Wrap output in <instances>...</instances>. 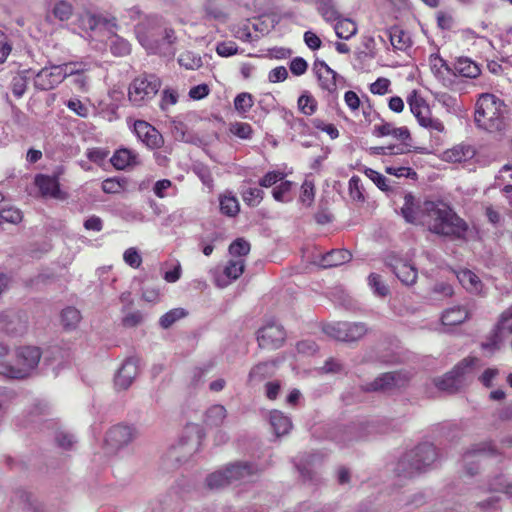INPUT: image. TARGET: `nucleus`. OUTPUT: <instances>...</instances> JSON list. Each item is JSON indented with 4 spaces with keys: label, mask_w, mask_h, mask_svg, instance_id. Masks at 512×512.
Returning a JSON list of instances; mask_svg holds the SVG:
<instances>
[{
    "label": "nucleus",
    "mask_w": 512,
    "mask_h": 512,
    "mask_svg": "<svg viewBox=\"0 0 512 512\" xmlns=\"http://www.w3.org/2000/svg\"><path fill=\"white\" fill-rule=\"evenodd\" d=\"M457 278L461 285L469 292L479 294L482 291V282L479 277L470 270L458 272Z\"/></svg>",
    "instance_id": "473e14b6"
},
{
    "label": "nucleus",
    "mask_w": 512,
    "mask_h": 512,
    "mask_svg": "<svg viewBox=\"0 0 512 512\" xmlns=\"http://www.w3.org/2000/svg\"><path fill=\"white\" fill-rule=\"evenodd\" d=\"M139 374V361L137 358L126 359L119 368L114 383L117 389H128Z\"/></svg>",
    "instance_id": "f3484780"
},
{
    "label": "nucleus",
    "mask_w": 512,
    "mask_h": 512,
    "mask_svg": "<svg viewBox=\"0 0 512 512\" xmlns=\"http://www.w3.org/2000/svg\"><path fill=\"white\" fill-rule=\"evenodd\" d=\"M298 109L305 115H313L317 109L316 99L308 92H304L297 101Z\"/></svg>",
    "instance_id": "c03bdc74"
},
{
    "label": "nucleus",
    "mask_w": 512,
    "mask_h": 512,
    "mask_svg": "<svg viewBox=\"0 0 512 512\" xmlns=\"http://www.w3.org/2000/svg\"><path fill=\"white\" fill-rule=\"evenodd\" d=\"M492 453H494L493 447L486 443L477 444L468 450L463 456L467 474L472 476L476 473V471L469 467V465L486 462L489 455Z\"/></svg>",
    "instance_id": "412c9836"
},
{
    "label": "nucleus",
    "mask_w": 512,
    "mask_h": 512,
    "mask_svg": "<svg viewBox=\"0 0 512 512\" xmlns=\"http://www.w3.org/2000/svg\"><path fill=\"white\" fill-rule=\"evenodd\" d=\"M110 161L118 170H123L128 166L139 164L138 154L129 149L117 150L111 157Z\"/></svg>",
    "instance_id": "c85d7f7f"
},
{
    "label": "nucleus",
    "mask_w": 512,
    "mask_h": 512,
    "mask_svg": "<svg viewBox=\"0 0 512 512\" xmlns=\"http://www.w3.org/2000/svg\"><path fill=\"white\" fill-rule=\"evenodd\" d=\"M216 52L219 56L229 57L238 53V46L233 41L220 42L216 46Z\"/></svg>",
    "instance_id": "e2e57ef3"
},
{
    "label": "nucleus",
    "mask_w": 512,
    "mask_h": 512,
    "mask_svg": "<svg viewBox=\"0 0 512 512\" xmlns=\"http://www.w3.org/2000/svg\"><path fill=\"white\" fill-rule=\"evenodd\" d=\"M245 268V263L242 258L231 259L227 262L223 269V274L226 279L220 277L216 278V284L219 287L227 286L232 280L239 278Z\"/></svg>",
    "instance_id": "a878e982"
},
{
    "label": "nucleus",
    "mask_w": 512,
    "mask_h": 512,
    "mask_svg": "<svg viewBox=\"0 0 512 512\" xmlns=\"http://www.w3.org/2000/svg\"><path fill=\"white\" fill-rule=\"evenodd\" d=\"M227 417L226 408L223 405L215 404L209 407L205 413V423L211 427H219Z\"/></svg>",
    "instance_id": "c9c22d12"
},
{
    "label": "nucleus",
    "mask_w": 512,
    "mask_h": 512,
    "mask_svg": "<svg viewBox=\"0 0 512 512\" xmlns=\"http://www.w3.org/2000/svg\"><path fill=\"white\" fill-rule=\"evenodd\" d=\"M317 10L326 21L339 19V12L333 0H319Z\"/></svg>",
    "instance_id": "37998d69"
},
{
    "label": "nucleus",
    "mask_w": 512,
    "mask_h": 512,
    "mask_svg": "<svg viewBox=\"0 0 512 512\" xmlns=\"http://www.w3.org/2000/svg\"><path fill=\"white\" fill-rule=\"evenodd\" d=\"M62 323L67 329H74L81 320L80 312L74 307L63 309L61 314Z\"/></svg>",
    "instance_id": "a18cd8bd"
},
{
    "label": "nucleus",
    "mask_w": 512,
    "mask_h": 512,
    "mask_svg": "<svg viewBox=\"0 0 512 512\" xmlns=\"http://www.w3.org/2000/svg\"><path fill=\"white\" fill-rule=\"evenodd\" d=\"M506 105L494 94L484 93L475 104L474 121L478 128L489 133L502 132L506 128Z\"/></svg>",
    "instance_id": "f03ea898"
},
{
    "label": "nucleus",
    "mask_w": 512,
    "mask_h": 512,
    "mask_svg": "<svg viewBox=\"0 0 512 512\" xmlns=\"http://www.w3.org/2000/svg\"><path fill=\"white\" fill-rule=\"evenodd\" d=\"M292 185L293 183L291 181H281V183L272 191L273 198L279 202L289 201L290 199L287 198V195L291 191Z\"/></svg>",
    "instance_id": "864d4df0"
},
{
    "label": "nucleus",
    "mask_w": 512,
    "mask_h": 512,
    "mask_svg": "<svg viewBox=\"0 0 512 512\" xmlns=\"http://www.w3.org/2000/svg\"><path fill=\"white\" fill-rule=\"evenodd\" d=\"M235 109L241 113L248 112L253 106V97L249 93H240L234 99Z\"/></svg>",
    "instance_id": "603ef678"
},
{
    "label": "nucleus",
    "mask_w": 512,
    "mask_h": 512,
    "mask_svg": "<svg viewBox=\"0 0 512 512\" xmlns=\"http://www.w3.org/2000/svg\"><path fill=\"white\" fill-rule=\"evenodd\" d=\"M108 20L100 15L84 10L79 12L73 23L75 27L84 32L94 31L101 25H106Z\"/></svg>",
    "instance_id": "4be33fe9"
},
{
    "label": "nucleus",
    "mask_w": 512,
    "mask_h": 512,
    "mask_svg": "<svg viewBox=\"0 0 512 512\" xmlns=\"http://www.w3.org/2000/svg\"><path fill=\"white\" fill-rule=\"evenodd\" d=\"M264 192L259 188H248L242 193L243 201L250 207H256L263 199Z\"/></svg>",
    "instance_id": "8fccbe9b"
},
{
    "label": "nucleus",
    "mask_w": 512,
    "mask_h": 512,
    "mask_svg": "<svg viewBox=\"0 0 512 512\" xmlns=\"http://www.w3.org/2000/svg\"><path fill=\"white\" fill-rule=\"evenodd\" d=\"M161 87L160 79L154 74H142L129 85L128 100L135 107H142L153 99Z\"/></svg>",
    "instance_id": "423d86ee"
},
{
    "label": "nucleus",
    "mask_w": 512,
    "mask_h": 512,
    "mask_svg": "<svg viewBox=\"0 0 512 512\" xmlns=\"http://www.w3.org/2000/svg\"><path fill=\"white\" fill-rule=\"evenodd\" d=\"M385 171L396 177H405L410 179H415L417 177V173L410 167L404 166H387Z\"/></svg>",
    "instance_id": "680f3d73"
},
{
    "label": "nucleus",
    "mask_w": 512,
    "mask_h": 512,
    "mask_svg": "<svg viewBox=\"0 0 512 512\" xmlns=\"http://www.w3.org/2000/svg\"><path fill=\"white\" fill-rule=\"evenodd\" d=\"M186 311L183 308H174L163 316L159 320V324L162 328L167 329L171 327L176 321L186 316Z\"/></svg>",
    "instance_id": "49530a36"
},
{
    "label": "nucleus",
    "mask_w": 512,
    "mask_h": 512,
    "mask_svg": "<svg viewBox=\"0 0 512 512\" xmlns=\"http://www.w3.org/2000/svg\"><path fill=\"white\" fill-rule=\"evenodd\" d=\"M249 251H250V244L241 238L235 240L229 246V253L232 256H237L238 258H241L242 256L247 255L249 253Z\"/></svg>",
    "instance_id": "4d7b16f0"
},
{
    "label": "nucleus",
    "mask_w": 512,
    "mask_h": 512,
    "mask_svg": "<svg viewBox=\"0 0 512 512\" xmlns=\"http://www.w3.org/2000/svg\"><path fill=\"white\" fill-rule=\"evenodd\" d=\"M219 202L220 210L224 215L234 217L239 213L240 206L238 199L231 193L221 195L219 198Z\"/></svg>",
    "instance_id": "4c0bfd02"
},
{
    "label": "nucleus",
    "mask_w": 512,
    "mask_h": 512,
    "mask_svg": "<svg viewBox=\"0 0 512 512\" xmlns=\"http://www.w3.org/2000/svg\"><path fill=\"white\" fill-rule=\"evenodd\" d=\"M314 195V184L309 180H305L301 186L300 201L306 206H311L314 201Z\"/></svg>",
    "instance_id": "bf43d9fd"
},
{
    "label": "nucleus",
    "mask_w": 512,
    "mask_h": 512,
    "mask_svg": "<svg viewBox=\"0 0 512 512\" xmlns=\"http://www.w3.org/2000/svg\"><path fill=\"white\" fill-rule=\"evenodd\" d=\"M123 259L126 264L133 268H138L142 263V257L138 250L134 247L128 248L124 254Z\"/></svg>",
    "instance_id": "69168bd1"
},
{
    "label": "nucleus",
    "mask_w": 512,
    "mask_h": 512,
    "mask_svg": "<svg viewBox=\"0 0 512 512\" xmlns=\"http://www.w3.org/2000/svg\"><path fill=\"white\" fill-rule=\"evenodd\" d=\"M313 70L317 76L320 87L329 93L337 90V84L342 77L331 69L324 61L316 60L313 64Z\"/></svg>",
    "instance_id": "dca6fc26"
},
{
    "label": "nucleus",
    "mask_w": 512,
    "mask_h": 512,
    "mask_svg": "<svg viewBox=\"0 0 512 512\" xmlns=\"http://www.w3.org/2000/svg\"><path fill=\"white\" fill-rule=\"evenodd\" d=\"M423 223L434 234L450 239H464L467 223L443 202L426 201L423 206Z\"/></svg>",
    "instance_id": "f257e3e1"
},
{
    "label": "nucleus",
    "mask_w": 512,
    "mask_h": 512,
    "mask_svg": "<svg viewBox=\"0 0 512 512\" xmlns=\"http://www.w3.org/2000/svg\"><path fill=\"white\" fill-rule=\"evenodd\" d=\"M178 63L180 66L188 69V70H196L202 66V58L191 51H185L180 54L178 58Z\"/></svg>",
    "instance_id": "79ce46f5"
},
{
    "label": "nucleus",
    "mask_w": 512,
    "mask_h": 512,
    "mask_svg": "<svg viewBox=\"0 0 512 512\" xmlns=\"http://www.w3.org/2000/svg\"><path fill=\"white\" fill-rule=\"evenodd\" d=\"M136 437V431L128 425L118 424L111 427L105 436V447L109 453H116L130 444Z\"/></svg>",
    "instance_id": "4468645a"
},
{
    "label": "nucleus",
    "mask_w": 512,
    "mask_h": 512,
    "mask_svg": "<svg viewBox=\"0 0 512 512\" xmlns=\"http://www.w3.org/2000/svg\"><path fill=\"white\" fill-rule=\"evenodd\" d=\"M388 265L403 284L410 286L416 282L417 269L408 261L392 257L388 260Z\"/></svg>",
    "instance_id": "a211bd4d"
},
{
    "label": "nucleus",
    "mask_w": 512,
    "mask_h": 512,
    "mask_svg": "<svg viewBox=\"0 0 512 512\" xmlns=\"http://www.w3.org/2000/svg\"><path fill=\"white\" fill-rule=\"evenodd\" d=\"M193 451L194 447H188L186 443L180 442L168 450L167 458L180 464L186 462Z\"/></svg>",
    "instance_id": "e433bc0d"
},
{
    "label": "nucleus",
    "mask_w": 512,
    "mask_h": 512,
    "mask_svg": "<svg viewBox=\"0 0 512 512\" xmlns=\"http://www.w3.org/2000/svg\"><path fill=\"white\" fill-rule=\"evenodd\" d=\"M365 174L366 176L371 179L375 184L376 186L383 190V191H386L389 189L388 185H387V178L382 175L381 173L371 169V168H367L365 170Z\"/></svg>",
    "instance_id": "338daca9"
},
{
    "label": "nucleus",
    "mask_w": 512,
    "mask_h": 512,
    "mask_svg": "<svg viewBox=\"0 0 512 512\" xmlns=\"http://www.w3.org/2000/svg\"><path fill=\"white\" fill-rule=\"evenodd\" d=\"M35 184L39 188L43 196H50L53 198H59L61 191L59 183L55 177L47 175H37L35 178Z\"/></svg>",
    "instance_id": "cd10ccee"
},
{
    "label": "nucleus",
    "mask_w": 512,
    "mask_h": 512,
    "mask_svg": "<svg viewBox=\"0 0 512 512\" xmlns=\"http://www.w3.org/2000/svg\"><path fill=\"white\" fill-rule=\"evenodd\" d=\"M69 64H81L84 66L83 70H81L75 74H72L71 76L74 77V79H73L74 85L78 89H80L82 91H86L88 88V77L85 75V72H87L90 69V66L87 63H83V62H70Z\"/></svg>",
    "instance_id": "3c124183"
},
{
    "label": "nucleus",
    "mask_w": 512,
    "mask_h": 512,
    "mask_svg": "<svg viewBox=\"0 0 512 512\" xmlns=\"http://www.w3.org/2000/svg\"><path fill=\"white\" fill-rule=\"evenodd\" d=\"M373 134L377 137L392 136L395 139L405 142L411 139L410 131L407 127H394L393 124L385 122L375 125Z\"/></svg>",
    "instance_id": "bb28decb"
},
{
    "label": "nucleus",
    "mask_w": 512,
    "mask_h": 512,
    "mask_svg": "<svg viewBox=\"0 0 512 512\" xmlns=\"http://www.w3.org/2000/svg\"><path fill=\"white\" fill-rule=\"evenodd\" d=\"M285 338L284 328L275 321L267 322L257 332L258 345L263 349H278L283 345Z\"/></svg>",
    "instance_id": "ddd939ff"
},
{
    "label": "nucleus",
    "mask_w": 512,
    "mask_h": 512,
    "mask_svg": "<svg viewBox=\"0 0 512 512\" xmlns=\"http://www.w3.org/2000/svg\"><path fill=\"white\" fill-rule=\"evenodd\" d=\"M323 331L336 340L353 342L367 333V327L362 322H336L325 325Z\"/></svg>",
    "instance_id": "9d476101"
},
{
    "label": "nucleus",
    "mask_w": 512,
    "mask_h": 512,
    "mask_svg": "<svg viewBox=\"0 0 512 512\" xmlns=\"http://www.w3.org/2000/svg\"><path fill=\"white\" fill-rule=\"evenodd\" d=\"M134 132L137 138L150 149L160 148L164 144L162 134L146 121H135Z\"/></svg>",
    "instance_id": "2eb2a0df"
},
{
    "label": "nucleus",
    "mask_w": 512,
    "mask_h": 512,
    "mask_svg": "<svg viewBox=\"0 0 512 512\" xmlns=\"http://www.w3.org/2000/svg\"><path fill=\"white\" fill-rule=\"evenodd\" d=\"M284 173L280 171H270L266 173L260 180L259 185L265 188L271 187L284 179Z\"/></svg>",
    "instance_id": "0e129e2a"
},
{
    "label": "nucleus",
    "mask_w": 512,
    "mask_h": 512,
    "mask_svg": "<svg viewBox=\"0 0 512 512\" xmlns=\"http://www.w3.org/2000/svg\"><path fill=\"white\" fill-rule=\"evenodd\" d=\"M401 214L407 222L414 223L417 220V203L410 193L405 194L404 204L401 207Z\"/></svg>",
    "instance_id": "ea45409f"
},
{
    "label": "nucleus",
    "mask_w": 512,
    "mask_h": 512,
    "mask_svg": "<svg viewBox=\"0 0 512 512\" xmlns=\"http://www.w3.org/2000/svg\"><path fill=\"white\" fill-rule=\"evenodd\" d=\"M258 471L257 466L248 462L228 464L225 468L209 474L206 485L211 490L221 489L234 482L249 481Z\"/></svg>",
    "instance_id": "20e7f679"
},
{
    "label": "nucleus",
    "mask_w": 512,
    "mask_h": 512,
    "mask_svg": "<svg viewBox=\"0 0 512 512\" xmlns=\"http://www.w3.org/2000/svg\"><path fill=\"white\" fill-rule=\"evenodd\" d=\"M41 352L37 347L19 348L16 355V363L11 366L12 379H24L29 377L39 364Z\"/></svg>",
    "instance_id": "1a4fd4ad"
},
{
    "label": "nucleus",
    "mask_w": 512,
    "mask_h": 512,
    "mask_svg": "<svg viewBox=\"0 0 512 512\" xmlns=\"http://www.w3.org/2000/svg\"><path fill=\"white\" fill-rule=\"evenodd\" d=\"M471 316V312L467 306H453L443 311L441 322L444 326L460 325Z\"/></svg>",
    "instance_id": "393cba45"
},
{
    "label": "nucleus",
    "mask_w": 512,
    "mask_h": 512,
    "mask_svg": "<svg viewBox=\"0 0 512 512\" xmlns=\"http://www.w3.org/2000/svg\"><path fill=\"white\" fill-rule=\"evenodd\" d=\"M489 490L490 491H496V492H503L508 497L512 498V484L508 483L503 477L498 476L496 477L490 484H489Z\"/></svg>",
    "instance_id": "13d9d810"
},
{
    "label": "nucleus",
    "mask_w": 512,
    "mask_h": 512,
    "mask_svg": "<svg viewBox=\"0 0 512 512\" xmlns=\"http://www.w3.org/2000/svg\"><path fill=\"white\" fill-rule=\"evenodd\" d=\"M276 368L277 365L275 361H265L256 364L251 368L248 374V384L255 385L272 377L276 372Z\"/></svg>",
    "instance_id": "b1692460"
},
{
    "label": "nucleus",
    "mask_w": 512,
    "mask_h": 512,
    "mask_svg": "<svg viewBox=\"0 0 512 512\" xmlns=\"http://www.w3.org/2000/svg\"><path fill=\"white\" fill-rule=\"evenodd\" d=\"M352 255L346 249H335L322 256L321 266L324 268L336 267L351 260Z\"/></svg>",
    "instance_id": "c756f323"
},
{
    "label": "nucleus",
    "mask_w": 512,
    "mask_h": 512,
    "mask_svg": "<svg viewBox=\"0 0 512 512\" xmlns=\"http://www.w3.org/2000/svg\"><path fill=\"white\" fill-rule=\"evenodd\" d=\"M51 13L57 20L67 22L74 14V7L68 0H56L51 7Z\"/></svg>",
    "instance_id": "f704fd0d"
},
{
    "label": "nucleus",
    "mask_w": 512,
    "mask_h": 512,
    "mask_svg": "<svg viewBox=\"0 0 512 512\" xmlns=\"http://www.w3.org/2000/svg\"><path fill=\"white\" fill-rule=\"evenodd\" d=\"M136 35L141 45L149 53H160V36L162 35V28L160 21L157 17H148L145 21L136 26Z\"/></svg>",
    "instance_id": "6e6552de"
},
{
    "label": "nucleus",
    "mask_w": 512,
    "mask_h": 512,
    "mask_svg": "<svg viewBox=\"0 0 512 512\" xmlns=\"http://www.w3.org/2000/svg\"><path fill=\"white\" fill-rule=\"evenodd\" d=\"M270 424L277 436L288 434L292 428L290 418L279 410H274L270 413Z\"/></svg>",
    "instance_id": "2f4dec72"
},
{
    "label": "nucleus",
    "mask_w": 512,
    "mask_h": 512,
    "mask_svg": "<svg viewBox=\"0 0 512 512\" xmlns=\"http://www.w3.org/2000/svg\"><path fill=\"white\" fill-rule=\"evenodd\" d=\"M84 69L81 64L52 65L42 68L35 76L34 84L39 90L47 91L55 88L70 75Z\"/></svg>",
    "instance_id": "0eeeda50"
},
{
    "label": "nucleus",
    "mask_w": 512,
    "mask_h": 512,
    "mask_svg": "<svg viewBox=\"0 0 512 512\" xmlns=\"http://www.w3.org/2000/svg\"><path fill=\"white\" fill-rule=\"evenodd\" d=\"M454 70L459 75L467 78H476L481 72L478 65L467 57L458 58L454 64Z\"/></svg>",
    "instance_id": "72a5a7b5"
},
{
    "label": "nucleus",
    "mask_w": 512,
    "mask_h": 512,
    "mask_svg": "<svg viewBox=\"0 0 512 512\" xmlns=\"http://www.w3.org/2000/svg\"><path fill=\"white\" fill-rule=\"evenodd\" d=\"M110 51L115 56H126L130 53L131 47L127 40L114 36L110 42Z\"/></svg>",
    "instance_id": "de8ad7c7"
},
{
    "label": "nucleus",
    "mask_w": 512,
    "mask_h": 512,
    "mask_svg": "<svg viewBox=\"0 0 512 512\" xmlns=\"http://www.w3.org/2000/svg\"><path fill=\"white\" fill-rule=\"evenodd\" d=\"M0 220L7 223L17 224L22 220V213L14 207H7L0 210Z\"/></svg>",
    "instance_id": "5fc2aeb1"
},
{
    "label": "nucleus",
    "mask_w": 512,
    "mask_h": 512,
    "mask_svg": "<svg viewBox=\"0 0 512 512\" xmlns=\"http://www.w3.org/2000/svg\"><path fill=\"white\" fill-rule=\"evenodd\" d=\"M407 102L418 124L428 130L432 140L440 144L442 141L441 135L446 133L444 123L432 115L428 104L416 91L409 95Z\"/></svg>",
    "instance_id": "39448f33"
},
{
    "label": "nucleus",
    "mask_w": 512,
    "mask_h": 512,
    "mask_svg": "<svg viewBox=\"0 0 512 512\" xmlns=\"http://www.w3.org/2000/svg\"><path fill=\"white\" fill-rule=\"evenodd\" d=\"M390 43L394 49L405 51L411 46V38L408 33L397 26L391 27L387 31Z\"/></svg>",
    "instance_id": "7c9ffc66"
},
{
    "label": "nucleus",
    "mask_w": 512,
    "mask_h": 512,
    "mask_svg": "<svg viewBox=\"0 0 512 512\" xmlns=\"http://www.w3.org/2000/svg\"><path fill=\"white\" fill-rule=\"evenodd\" d=\"M476 154L473 146L458 144L443 152L442 159L450 163H462L471 160Z\"/></svg>",
    "instance_id": "5701e85b"
},
{
    "label": "nucleus",
    "mask_w": 512,
    "mask_h": 512,
    "mask_svg": "<svg viewBox=\"0 0 512 512\" xmlns=\"http://www.w3.org/2000/svg\"><path fill=\"white\" fill-rule=\"evenodd\" d=\"M506 334L512 335V306L506 309L486 341L482 343L484 349L495 351L500 349L505 341Z\"/></svg>",
    "instance_id": "f8f14e48"
},
{
    "label": "nucleus",
    "mask_w": 512,
    "mask_h": 512,
    "mask_svg": "<svg viewBox=\"0 0 512 512\" xmlns=\"http://www.w3.org/2000/svg\"><path fill=\"white\" fill-rule=\"evenodd\" d=\"M143 321V316L140 311H133L127 313L122 318V325L127 328H133L140 325Z\"/></svg>",
    "instance_id": "774afa93"
},
{
    "label": "nucleus",
    "mask_w": 512,
    "mask_h": 512,
    "mask_svg": "<svg viewBox=\"0 0 512 512\" xmlns=\"http://www.w3.org/2000/svg\"><path fill=\"white\" fill-rule=\"evenodd\" d=\"M368 285L372 289L374 295L378 297H386L390 293L389 287L385 284L379 274L371 273L368 276Z\"/></svg>",
    "instance_id": "a19ab883"
},
{
    "label": "nucleus",
    "mask_w": 512,
    "mask_h": 512,
    "mask_svg": "<svg viewBox=\"0 0 512 512\" xmlns=\"http://www.w3.org/2000/svg\"><path fill=\"white\" fill-rule=\"evenodd\" d=\"M175 40L176 36L173 29L165 28L162 30V35L160 36L161 52L159 54H173V52L170 51V48Z\"/></svg>",
    "instance_id": "09e8293b"
},
{
    "label": "nucleus",
    "mask_w": 512,
    "mask_h": 512,
    "mask_svg": "<svg viewBox=\"0 0 512 512\" xmlns=\"http://www.w3.org/2000/svg\"><path fill=\"white\" fill-rule=\"evenodd\" d=\"M408 378L406 374L401 372H388L384 373L376 378L372 383L369 384L367 390L379 391L389 390L392 388H400L406 384Z\"/></svg>",
    "instance_id": "6ab92c4d"
},
{
    "label": "nucleus",
    "mask_w": 512,
    "mask_h": 512,
    "mask_svg": "<svg viewBox=\"0 0 512 512\" xmlns=\"http://www.w3.org/2000/svg\"><path fill=\"white\" fill-rule=\"evenodd\" d=\"M476 358L468 357L459 362L452 371L445 374L443 378L435 381L436 386L448 393L460 390L464 385V376L472 368Z\"/></svg>",
    "instance_id": "9b49d317"
},
{
    "label": "nucleus",
    "mask_w": 512,
    "mask_h": 512,
    "mask_svg": "<svg viewBox=\"0 0 512 512\" xmlns=\"http://www.w3.org/2000/svg\"><path fill=\"white\" fill-rule=\"evenodd\" d=\"M335 33L341 39H349L357 32V25L350 19L338 20L335 24Z\"/></svg>",
    "instance_id": "58836bf2"
},
{
    "label": "nucleus",
    "mask_w": 512,
    "mask_h": 512,
    "mask_svg": "<svg viewBox=\"0 0 512 512\" xmlns=\"http://www.w3.org/2000/svg\"><path fill=\"white\" fill-rule=\"evenodd\" d=\"M436 447L431 443H422L406 452L398 461L395 471L398 476L412 478L427 471L437 460Z\"/></svg>",
    "instance_id": "7ed1b4c3"
},
{
    "label": "nucleus",
    "mask_w": 512,
    "mask_h": 512,
    "mask_svg": "<svg viewBox=\"0 0 512 512\" xmlns=\"http://www.w3.org/2000/svg\"><path fill=\"white\" fill-rule=\"evenodd\" d=\"M194 117L195 115L193 113H187L183 116L172 118L169 121L171 132L176 140L187 143L194 141V134L188 125Z\"/></svg>",
    "instance_id": "aec40b11"
},
{
    "label": "nucleus",
    "mask_w": 512,
    "mask_h": 512,
    "mask_svg": "<svg viewBox=\"0 0 512 512\" xmlns=\"http://www.w3.org/2000/svg\"><path fill=\"white\" fill-rule=\"evenodd\" d=\"M349 195L353 200L363 201V187L359 176H352L349 180Z\"/></svg>",
    "instance_id": "6e6d98bb"
},
{
    "label": "nucleus",
    "mask_w": 512,
    "mask_h": 512,
    "mask_svg": "<svg viewBox=\"0 0 512 512\" xmlns=\"http://www.w3.org/2000/svg\"><path fill=\"white\" fill-rule=\"evenodd\" d=\"M230 131L241 139H249L253 132L251 125L244 122H236L232 124Z\"/></svg>",
    "instance_id": "052dcab7"
}]
</instances>
